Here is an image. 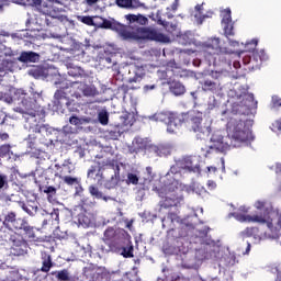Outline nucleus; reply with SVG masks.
I'll return each instance as SVG.
<instances>
[{"label": "nucleus", "mask_w": 281, "mask_h": 281, "mask_svg": "<svg viewBox=\"0 0 281 281\" xmlns=\"http://www.w3.org/2000/svg\"><path fill=\"white\" fill-rule=\"evenodd\" d=\"M88 179H93V177H100V167L91 166L87 173Z\"/></svg>", "instance_id": "864d4df0"}, {"label": "nucleus", "mask_w": 281, "mask_h": 281, "mask_svg": "<svg viewBox=\"0 0 281 281\" xmlns=\"http://www.w3.org/2000/svg\"><path fill=\"white\" fill-rule=\"evenodd\" d=\"M201 157L200 156H187L180 159V166H182V170H187V172H201Z\"/></svg>", "instance_id": "dca6fc26"}, {"label": "nucleus", "mask_w": 281, "mask_h": 281, "mask_svg": "<svg viewBox=\"0 0 281 281\" xmlns=\"http://www.w3.org/2000/svg\"><path fill=\"white\" fill-rule=\"evenodd\" d=\"M229 95L236 98V100H241V106H246L248 111L251 109H258V101L254 98V93H249V87L241 86L238 90H231Z\"/></svg>", "instance_id": "9d476101"}, {"label": "nucleus", "mask_w": 281, "mask_h": 281, "mask_svg": "<svg viewBox=\"0 0 281 281\" xmlns=\"http://www.w3.org/2000/svg\"><path fill=\"white\" fill-rule=\"evenodd\" d=\"M149 150L157 157H168L172 153V148L168 145H151Z\"/></svg>", "instance_id": "a878e982"}, {"label": "nucleus", "mask_w": 281, "mask_h": 281, "mask_svg": "<svg viewBox=\"0 0 281 281\" xmlns=\"http://www.w3.org/2000/svg\"><path fill=\"white\" fill-rule=\"evenodd\" d=\"M29 76H32V78H35V80H46L48 72L45 71H30Z\"/></svg>", "instance_id": "3c124183"}, {"label": "nucleus", "mask_w": 281, "mask_h": 281, "mask_svg": "<svg viewBox=\"0 0 281 281\" xmlns=\"http://www.w3.org/2000/svg\"><path fill=\"white\" fill-rule=\"evenodd\" d=\"M5 43V36H0V56H14V53L12 52V48L7 47L3 45Z\"/></svg>", "instance_id": "58836bf2"}, {"label": "nucleus", "mask_w": 281, "mask_h": 281, "mask_svg": "<svg viewBox=\"0 0 281 281\" xmlns=\"http://www.w3.org/2000/svg\"><path fill=\"white\" fill-rule=\"evenodd\" d=\"M257 47V38H254L250 42L246 43L244 50H232L227 47H221V38L211 37L206 42L200 44L199 54H201V56L209 60V63H212V60H216V56H221V54L233 55L236 58H241L244 65H249V63H251V56L255 63H258V60H260V63L269 60V55L267 54V50H265L263 48L256 49Z\"/></svg>", "instance_id": "f257e3e1"}, {"label": "nucleus", "mask_w": 281, "mask_h": 281, "mask_svg": "<svg viewBox=\"0 0 281 281\" xmlns=\"http://www.w3.org/2000/svg\"><path fill=\"white\" fill-rule=\"evenodd\" d=\"M188 122L193 133H196L198 139H205V137H210L212 127L202 125L203 116H201V114L189 115Z\"/></svg>", "instance_id": "ddd939ff"}, {"label": "nucleus", "mask_w": 281, "mask_h": 281, "mask_svg": "<svg viewBox=\"0 0 281 281\" xmlns=\"http://www.w3.org/2000/svg\"><path fill=\"white\" fill-rule=\"evenodd\" d=\"M18 60H20V63H38L41 55L35 52H22Z\"/></svg>", "instance_id": "c85d7f7f"}, {"label": "nucleus", "mask_w": 281, "mask_h": 281, "mask_svg": "<svg viewBox=\"0 0 281 281\" xmlns=\"http://www.w3.org/2000/svg\"><path fill=\"white\" fill-rule=\"evenodd\" d=\"M115 4L119 8H123L125 10H136L137 8H144V3L139 0H115Z\"/></svg>", "instance_id": "393cba45"}, {"label": "nucleus", "mask_w": 281, "mask_h": 281, "mask_svg": "<svg viewBox=\"0 0 281 281\" xmlns=\"http://www.w3.org/2000/svg\"><path fill=\"white\" fill-rule=\"evenodd\" d=\"M121 249V256H123V258H133V251H134V247H133V243L127 241L126 246H123L121 244V246L117 248Z\"/></svg>", "instance_id": "e433bc0d"}, {"label": "nucleus", "mask_w": 281, "mask_h": 281, "mask_svg": "<svg viewBox=\"0 0 281 281\" xmlns=\"http://www.w3.org/2000/svg\"><path fill=\"white\" fill-rule=\"evenodd\" d=\"M69 92L71 93L72 98H76V100H80V98H82V89L80 88V83L77 86H71Z\"/></svg>", "instance_id": "a18cd8bd"}, {"label": "nucleus", "mask_w": 281, "mask_h": 281, "mask_svg": "<svg viewBox=\"0 0 281 281\" xmlns=\"http://www.w3.org/2000/svg\"><path fill=\"white\" fill-rule=\"evenodd\" d=\"M166 221L169 223H179V215H177V213L169 212L167 218L162 220V223H166Z\"/></svg>", "instance_id": "6e6d98bb"}, {"label": "nucleus", "mask_w": 281, "mask_h": 281, "mask_svg": "<svg viewBox=\"0 0 281 281\" xmlns=\"http://www.w3.org/2000/svg\"><path fill=\"white\" fill-rule=\"evenodd\" d=\"M98 120L102 126H106V124H109V112L106 110L100 111L98 113Z\"/></svg>", "instance_id": "09e8293b"}, {"label": "nucleus", "mask_w": 281, "mask_h": 281, "mask_svg": "<svg viewBox=\"0 0 281 281\" xmlns=\"http://www.w3.org/2000/svg\"><path fill=\"white\" fill-rule=\"evenodd\" d=\"M150 122H164L167 125L168 133H177L181 126V117L175 112H157L147 116Z\"/></svg>", "instance_id": "6e6552de"}, {"label": "nucleus", "mask_w": 281, "mask_h": 281, "mask_svg": "<svg viewBox=\"0 0 281 281\" xmlns=\"http://www.w3.org/2000/svg\"><path fill=\"white\" fill-rule=\"evenodd\" d=\"M100 27L119 32L125 41H156L157 43H170V37L151 27H139L136 31H128L126 25L115 20H102Z\"/></svg>", "instance_id": "7ed1b4c3"}, {"label": "nucleus", "mask_w": 281, "mask_h": 281, "mask_svg": "<svg viewBox=\"0 0 281 281\" xmlns=\"http://www.w3.org/2000/svg\"><path fill=\"white\" fill-rule=\"evenodd\" d=\"M14 61L11 58H5L1 63L0 71H13Z\"/></svg>", "instance_id": "37998d69"}, {"label": "nucleus", "mask_w": 281, "mask_h": 281, "mask_svg": "<svg viewBox=\"0 0 281 281\" xmlns=\"http://www.w3.org/2000/svg\"><path fill=\"white\" fill-rule=\"evenodd\" d=\"M9 243H11V256H27V251H30V244H27V240H25L23 237H19L18 235H11L9 238Z\"/></svg>", "instance_id": "2eb2a0df"}, {"label": "nucleus", "mask_w": 281, "mask_h": 281, "mask_svg": "<svg viewBox=\"0 0 281 281\" xmlns=\"http://www.w3.org/2000/svg\"><path fill=\"white\" fill-rule=\"evenodd\" d=\"M3 227L9 229V232H20L33 243H41V238L36 237V232H34V226L30 225V222L24 217H16V212L8 211L3 217Z\"/></svg>", "instance_id": "39448f33"}, {"label": "nucleus", "mask_w": 281, "mask_h": 281, "mask_svg": "<svg viewBox=\"0 0 281 281\" xmlns=\"http://www.w3.org/2000/svg\"><path fill=\"white\" fill-rule=\"evenodd\" d=\"M126 183L127 186H137L139 183V176L133 172L127 173Z\"/></svg>", "instance_id": "603ef678"}, {"label": "nucleus", "mask_w": 281, "mask_h": 281, "mask_svg": "<svg viewBox=\"0 0 281 281\" xmlns=\"http://www.w3.org/2000/svg\"><path fill=\"white\" fill-rule=\"evenodd\" d=\"M201 85L203 91H216V82L210 80V77L206 78Z\"/></svg>", "instance_id": "c03bdc74"}, {"label": "nucleus", "mask_w": 281, "mask_h": 281, "mask_svg": "<svg viewBox=\"0 0 281 281\" xmlns=\"http://www.w3.org/2000/svg\"><path fill=\"white\" fill-rule=\"evenodd\" d=\"M12 147L9 144L0 146V157H8Z\"/></svg>", "instance_id": "bf43d9fd"}, {"label": "nucleus", "mask_w": 281, "mask_h": 281, "mask_svg": "<svg viewBox=\"0 0 281 281\" xmlns=\"http://www.w3.org/2000/svg\"><path fill=\"white\" fill-rule=\"evenodd\" d=\"M67 80V78H65V76L60 75V72H52L47 76L46 82H53V85H55V87H58V85H65V81Z\"/></svg>", "instance_id": "f704fd0d"}, {"label": "nucleus", "mask_w": 281, "mask_h": 281, "mask_svg": "<svg viewBox=\"0 0 281 281\" xmlns=\"http://www.w3.org/2000/svg\"><path fill=\"white\" fill-rule=\"evenodd\" d=\"M192 37H193L192 32L188 31L180 36L179 43H181L182 45H188L192 43Z\"/></svg>", "instance_id": "8fccbe9b"}, {"label": "nucleus", "mask_w": 281, "mask_h": 281, "mask_svg": "<svg viewBox=\"0 0 281 281\" xmlns=\"http://www.w3.org/2000/svg\"><path fill=\"white\" fill-rule=\"evenodd\" d=\"M176 190L177 181H175V179L171 183H165L160 188L153 184V191L157 192L158 196L162 199L159 202L160 210H170L171 207H177L179 205V198H177V195L173 193Z\"/></svg>", "instance_id": "423d86ee"}, {"label": "nucleus", "mask_w": 281, "mask_h": 281, "mask_svg": "<svg viewBox=\"0 0 281 281\" xmlns=\"http://www.w3.org/2000/svg\"><path fill=\"white\" fill-rule=\"evenodd\" d=\"M8 176L5 173L0 172V192L1 190H8Z\"/></svg>", "instance_id": "5fc2aeb1"}, {"label": "nucleus", "mask_w": 281, "mask_h": 281, "mask_svg": "<svg viewBox=\"0 0 281 281\" xmlns=\"http://www.w3.org/2000/svg\"><path fill=\"white\" fill-rule=\"evenodd\" d=\"M61 180L64 181V183L66 186H69L70 188H74L75 186H78L79 181H82L81 178H79V177H71V176H64L61 178Z\"/></svg>", "instance_id": "a19ab883"}, {"label": "nucleus", "mask_w": 281, "mask_h": 281, "mask_svg": "<svg viewBox=\"0 0 281 281\" xmlns=\"http://www.w3.org/2000/svg\"><path fill=\"white\" fill-rule=\"evenodd\" d=\"M227 131L232 138L229 136L224 137L221 131H215L212 134L210 150L227 153L232 146L236 148V143L234 142H251L254 139V134L247 127V122L240 119H231V122L227 123Z\"/></svg>", "instance_id": "f03ea898"}, {"label": "nucleus", "mask_w": 281, "mask_h": 281, "mask_svg": "<svg viewBox=\"0 0 281 281\" xmlns=\"http://www.w3.org/2000/svg\"><path fill=\"white\" fill-rule=\"evenodd\" d=\"M50 276H55V278L59 281H69V271L67 269H64L61 271H53L50 272Z\"/></svg>", "instance_id": "ea45409f"}, {"label": "nucleus", "mask_w": 281, "mask_h": 281, "mask_svg": "<svg viewBox=\"0 0 281 281\" xmlns=\"http://www.w3.org/2000/svg\"><path fill=\"white\" fill-rule=\"evenodd\" d=\"M222 27L225 36H234V21H232V10L224 9L221 13Z\"/></svg>", "instance_id": "6ab92c4d"}, {"label": "nucleus", "mask_w": 281, "mask_h": 281, "mask_svg": "<svg viewBox=\"0 0 281 281\" xmlns=\"http://www.w3.org/2000/svg\"><path fill=\"white\" fill-rule=\"evenodd\" d=\"M105 137L108 139H120L122 137V132L120 131V127H114L113 130L105 131Z\"/></svg>", "instance_id": "79ce46f5"}, {"label": "nucleus", "mask_w": 281, "mask_h": 281, "mask_svg": "<svg viewBox=\"0 0 281 281\" xmlns=\"http://www.w3.org/2000/svg\"><path fill=\"white\" fill-rule=\"evenodd\" d=\"M32 4L41 14L50 16V19H60V14L65 12L63 8L54 5L49 0H32Z\"/></svg>", "instance_id": "9b49d317"}, {"label": "nucleus", "mask_w": 281, "mask_h": 281, "mask_svg": "<svg viewBox=\"0 0 281 281\" xmlns=\"http://www.w3.org/2000/svg\"><path fill=\"white\" fill-rule=\"evenodd\" d=\"M272 104L273 106H281V98L278 95L272 97Z\"/></svg>", "instance_id": "774afa93"}, {"label": "nucleus", "mask_w": 281, "mask_h": 281, "mask_svg": "<svg viewBox=\"0 0 281 281\" xmlns=\"http://www.w3.org/2000/svg\"><path fill=\"white\" fill-rule=\"evenodd\" d=\"M158 24L164 25V27L169 32V34H172L173 32H177V24L166 22L161 19V13H157Z\"/></svg>", "instance_id": "4c0bfd02"}, {"label": "nucleus", "mask_w": 281, "mask_h": 281, "mask_svg": "<svg viewBox=\"0 0 281 281\" xmlns=\"http://www.w3.org/2000/svg\"><path fill=\"white\" fill-rule=\"evenodd\" d=\"M59 189L60 187H53V186L43 187L40 184V191L44 192V194H47V199L49 202L56 200V193L58 192Z\"/></svg>", "instance_id": "473e14b6"}, {"label": "nucleus", "mask_w": 281, "mask_h": 281, "mask_svg": "<svg viewBox=\"0 0 281 281\" xmlns=\"http://www.w3.org/2000/svg\"><path fill=\"white\" fill-rule=\"evenodd\" d=\"M218 106V101H216L215 97H210L207 101V110L209 111H214Z\"/></svg>", "instance_id": "13d9d810"}, {"label": "nucleus", "mask_w": 281, "mask_h": 281, "mask_svg": "<svg viewBox=\"0 0 281 281\" xmlns=\"http://www.w3.org/2000/svg\"><path fill=\"white\" fill-rule=\"evenodd\" d=\"M69 123L72 124V126H80V117L77 115H71L69 117Z\"/></svg>", "instance_id": "338daca9"}, {"label": "nucleus", "mask_w": 281, "mask_h": 281, "mask_svg": "<svg viewBox=\"0 0 281 281\" xmlns=\"http://www.w3.org/2000/svg\"><path fill=\"white\" fill-rule=\"evenodd\" d=\"M75 196H82V192H85V188H82V181H79L75 187Z\"/></svg>", "instance_id": "e2e57ef3"}, {"label": "nucleus", "mask_w": 281, "mask_h": 281, "mask_svg": "<svg viewBox=\"0 0 281 281\" xmlns=\"http://www.w3.org/2000/svg\"><path fill=\"white\" fill-rule=\"evenodd\" d=\"M103 243L109 245L108 249L102 247L103 254H109V251H117L122 245H124V240H126L124 231L115 227H108L103 233Z\"/></svg>", "instance_id": "0eeeda50"}, {"label": "nucleus", "mask_w": 281, "mask_h": 281, "mask_svg": "<svg viewBox=\"0 0 281 281\" xmlns=\"http://www.w3.org/2000/svg\"><path fill=\"white\" fill-rule=\"evenodd\" d=\"M221 77V71H211V72H191V78H195V80H199L200 85H203V82H205V80H207V78H215V80H217V78Z\"/></svg>", "instance_id": "b1692460"}, {"label": "nucleus", "mask_w": 281, "mask_h": 281, "mask_svg": "<svg viewBox=\"0 0 281 281\" xmlns=\"http://www.w3.org/2000/svg\"><path fill=\"white\" fill-rule=\"evenodd\" d=\"M146 190H150V189H144V182H143L142 188L138 189V191H137V200L138 201H144V196H146Z\"/></svg>", "instance_id": "69168bd1"}, {"label": "nucleus", "mask_w": 281, "mask_h": 281, "mask_svg": "<svg viewBox=\"0 0 281 281\" xmlns=\"http://www.w3.org/2000/svg\"><path fill=\"white\" fill-rule=\"evenodd\" d=\"M144 76H145L144 72H142V74L136 72L134 77L127 79V82L130 85H133V82H142Z\"/></svg>", "instance_id": "052dcab7"}, {"label": "nucleus", "mask_w": 281, "mask_h": 281, "mask_svg": "<svg viewBox=\"0 0 281 281\" xmlns=\"http://www.w3.org/2000/svg\"><path fill=\"white\" fill-rule=\"evenodd\" d=\"M226 262L228 267H234V265H236V262H238V260H236V255L234 254H229L226 257Z\"/></svg>", "instance_id": "0e129e2a"}, {"label": "nucleus", "mask_w": 281, "mask_h": 281, "mask_svg": "<svg viewBox=\"0 0 281 281\" xmlns=\"http://www.w3.org/2000/svg\"><path fill=\"white\" fill-rule=\"evenodd\" d=\"M244 238H251V236H258V228L256 227H247L245 231L240 233Z\"/></svg>", "instance_id": "de8ad7c7"}, {"label": "nucleus", "mask_w": 281, "mask_h": 281, "mask_svg": "<svg viewBox=\"0 0 281 281\" xmlns=\"http://www.w3.org/2000/svg\"><path fill=\"white\" fill-rule=\"evenodd\" d=\"M19 205L29 216H36L38 214V202L36 201H20Z\"/></svg>", "instance_id": "4be33fe9"}, {"label": "nucleus", "mask_w": 281, "mask_h": 281, "mask_svg": "<svg viewBox=\"0 0 281 281\" xmlns=\"http://www.w3.org/2000/svg\"><path fill=\"white\" fill-rule=\"evenodd\" d=\"M88 192L91 196H93V199H102V201H105V203L109 201H115V199L104 195V193H102V191H100V189L94 184L89 186Z\"/></svg>", "instance_id": "bb28decb"}, {"label": "nucleus", "mask_w": 281, "mask_h": 281, "mask_svg": "<svg viewBox=\"0 0 281 281\" xmlns=\"http://www.w3.org/2000/svg\"><path fill=\"white\" fill-rule=\"evenodd\" d=\"M9 93L13 95V100H15V102H21V104L24 106L19 109V113H21V109H38L36 108L35 102L37 98H41V93L34 91V88H31L30 90L32 98L27 95L25 90L18 88H10Z\"/></svg>", "instance_id": "1a4fd4ad"}, {"label": "nucleus", "mask_w": 281, "mask_h": 281, "mask_svg": "<svg viewBox=\"0 0 281 281\" xmlns=\"http://www.w3.org/2000/svg\"><path fill=\"white\" fill-rule=\"evenodd\" d=\"M41 260H42V273H49V270L52 267H54V261H52V255L43 251L41 254Z\"/></svg>", "instance_id": "cd10ccee"}, {"label": "nucleus", "mask_w": 281, "mask_h": 281, "mask_svg": "<svg viewBox=\"0 0 281 281\" xmlns=\"http://www.w3.org/2000/svg\"><path fill=\"white\" fill-rule=\"evenodd\" d=\"M20 113L25 121L24 128L29 131V133H35V135L29 134L31 144H33L34 139L41 137V135L43 137H48V135L54 133V127L43 123L45 122V110L43 108L21 109Z\"/></svg>", "instance_id": "20e7f679"}, {"label": "nucleus", "mask_w": 281, "mask_h": 281, "mask_svg": "<svg viewBox=\"0 0 281 281\" xmlns=\"http://www.w3.org/2000/svg\"><path fill=\"white\" fill-rule=\"evenodd\" d=\"M126 21H128L130 24L137 23L138 25H147L148 24V18L142 15V14H127L125 15Z\"/></svg>", "instance_id": "72a5a7b5"}, {"label": "nucleus", "mask_w": 281, "mask_h": 281, "mask_svg": "<svg viewBox=\"0 0 281 281\" xmlns=\"http://www.w3.org/2000/svg\"><path fill=\"white\" fill-rule=\"evenodd\" d=\"M162 251L166 256H175V254H177V248L170 245H165Z\"/></svg>", "instance_id": "4d7b16f0"}, {"label": "nucleus", "mask_w": 281, "mask_h": 281, "mask_svg": "<svg viewBox=\"0 0 281 281\" xmlns=\"http://www.w3.org/2000/svg\"><path fill=\"white\" fill-rule=\"evenodd\" d=\"M110 170L114 171V175L105 181L104 188L106 190H113L120 183V162L117 160H108L105 164Z\"/></svg>", "instance_id": "f3484780"}, {"label": "nucleus", "mask_w": 281, "mask_h": 281, "mask_svg": "<svg viewBox=\"0 0 281 281\" xmlns=\"http://www.w3.org/2000/svg\"><path fill=\"white\" fill-rule=\"evenodd\" d=\"M160 74V78L167 80L170 93H172L173 95H183V93H186V86H183V83L177 81V79H172V77L168 78V72L166 71H162Z\"/></svg>", "instance_id": "a211bd4d"}, {"label": "nucleus", "mask_w": 281, "mask_h": 281, "mask_svg": "<svg viewBox=\"0 0 281 281\" xmlns=\"http://www.w3.org/2000/svg\"><path fill=\"white\" fill-rule=\"evenodd\" d=\"M196 25H203V20L212 18V13L203 14V4H198L191 13Z\"/></svg>", "instance_id": "5701e85b"}, {"label": "nucleus", "mask_w": 281, "mask_h": 281, "mask_svg": "<svg viewBox=\"0 0 281 281\" xmlns=\"http://www.w3.org/2000/svg\"><path fill=\"white\" fill-rule=\"evenodd\" d=\"M55 168L57 170L55 177H59V179H63V177H69V175L74 172V164L71 162V159L64 160L61 165L56 164Z\"/></svg>", "instance_id": "aec40b11"}, {"label": "nucleus", "mask_w": 281, "mask_h": 281, "mask_svg": "<svg viewBox=\"0 0 281 281\" xmlns=\"http://www.w3.org/2000/svg\"><path fill=\"white\" fill-rule=\"evenodd\" d=\"M78 223L81 227H91L93 225V218L89 213H80L78 215Z\"/></svg>", "instance_id": "c9c22d12"}, {"label": "nucleus", "mask_w": 281, "mask_h": 281, "mask_svg": "<svg viewBox=\"0 0 281 281\" xmlns=\"http://www.w3.org/2000/svg\"><path fill=\"white\" fill-rule=\"evenodd\" d=\"M42 216H46L50 225H58L60 223V210L58 209H54L50 213L42 210Z\"/></svg>", "instance_id": "c756f323"}, {"label": "nucleus", "mask_w": 281, "mask_h": 281, "mask_svg": "<svg viewBox=\"0 0 281 281\" xmlns=\"http://www.w3.org/2000/svg\"><path fill=\"white\" fill-rule=\"evenodd\" d=\"M183 170L182 165H180V160L176 161L175 165L170 167V170L167 172L166 178L170 177V175H179Z\"/></svg>", "instance_id": "49530a36"}, {"label": "nucleus", "mask_w": 281, "mask_h": 281, "mask_svg": "<svg viewBox=\"0 0 281 281\" xmlns=\"http://www.w3.org/2000/svg\"><path fill=\"white\" fill-rule=\"evenodd\" d=\"M65 89H69V87H60V89L55 91L53 98V106L56 109V111H60L61 113H65V109L71 111V104L74 103V101L67 97Z\"/></svg>", "instance_id": "4468645a"}, {"label": "nucleus", "mask_w": 281, "mask_h": 281, "mask_svg": "<svg viewBox=\"0 0 281 281\" xmlns=\"http://www.w3.org/2000/svg\"><path fill=\"white\" fill-rule=\"evenodd\" d=\"M78 21H81V23H85L86 25H95V23L93 22V18L91 16H82L79 15Z\"/></svg>", "instance_id": "680f3d73"}, {"label": "nucleus", "mask_w": 281, "mask_h": 281, "mask_svg": "<svg viewBox=\"0 0 281 281\" xmlns=\"http://www.w3.org/2000/svg\"><path fill=\"white\" fill-rule=\"evenodd\" d=\"M86 281H101L103 280L102 270L93 266L87 267L83 270Z\"/></svg>", "instance_id": "412c9836"}, {"label": "nucleus", "mask_w": 281, "mask_h": 281, "mask_svg": "<svg viewBox=\"0 0 281 281\" xmlns=\"http://www.w3.org/2000/svg\"><path fill=\"white\" fill-rule=\"evenodd\" d=\"M155 177V173H153V167H146L144 177H143V190H153V179Z\"/></svg>", "instance_id": "7c9ffc66"}, {"label": "nucleus", "mask_w": 281, "mask_h": 281, "mask_svg": "<svg viewBox=\"0 0 281 281\" xmlns=\"http://www.w3.org/2000/svg\"><path fill=\"white\" fill-rule=\"evenodd\" d=\"M80 89H81L82 95H85V98H95V95H98V93H100L98 91V88H95V86H93V85H87V83L80 82Z\"/></svg>", "instance_id": "2f4dec72"}, {"label": "nucleus", "mask_w": 281, "mask_h": 281, "mask_svg": "<svg viewBox=\"0 0 281 281\" xmlns=\"http://www.w3.org/2000/svg\"><path fill=\"white\" fill-rule=\"evenodd\" d=\"M231 216H234V218H236V221H239V223H261L265 224L267 223V226L269 229H273V227L276 229H281V222H280V217L277 215V220H271L270 222L267 220H265V217L259 216V215H245V214H240V213H232Z\"/></svg>", "instance_id": "f8f14e48"}]
</instances>
